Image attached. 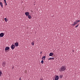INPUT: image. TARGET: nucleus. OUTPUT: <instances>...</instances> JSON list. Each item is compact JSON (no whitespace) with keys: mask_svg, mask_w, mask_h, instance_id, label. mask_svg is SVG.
<instances>
[{"mask_svg":"<svg viewBox=\"0 0 80 80\" xmlns=\"http://www.w3.org/2000/svg\"><path fill=\"white\" fill-rule=\"evenodd\" d=\"M46 56H43L42 58V60H45L46 58Z\"/></svg>","mask_w":80,"mask_h":80,"instance_id":"13","label":"nucleus"},{"mask_svg":"<svg viewBox=\"0 0 80 80\" xmlns=\"http://www.w3.org/2000/svg\"><path fill=\"white\" fill-rule=\"evenodd\" d=\"M10 49L9 47H6L5 48V50L7 51Z\"/></svg>","mask_w":80,"mask_h":80,"instance_id":"7","label":"nucleus"},{"mask_svg":"<svg viewBox=\"0 0 80 80\" xmlns=\"http://www.w3.org/2000/svg\"><path fill=\"white\" fill-rule=\"evenodd\" d=\"M53 55L54 54L53 53L51 52L50 53L49 56H50V57H52V56H53Z\"/></svg>","mask_w":80,"mask_h":80,"instance_id":"9","label":"nucleus"},{"mask_svg":"<svg viewBox=\"0 0 80 80\" xmlns=\"http://www.w3.org/2000/svg\"><path fill=\"white\" fill-rule=\"evenodd\" d=\"M5 3V5H6V6H7V3L6 2V3Z\"/></svg>","mask_w":80,"mask_h":80,"instance_id":"23","label":"nucleus"},{"mask_svg":"<svg viewBox=\"0 0 80 80\" xmlns=\"http://www.w3.org/2000/svg\"><path fill=\"white\" fill-rule=\"evenodd\" d=\"M40 80H43V79H40Z\"/></svg>","mask_w":80,"mask_h":80,"instance_id":"25","label":"nucleus"},{"mask_svg":"<svg viewBox=\"0 0 80 80\" xmlns=\"http://www.w3.org/2000/svg\"><path fill=\"white\" fill-rule=\"evenodd\" d=\"M28 18L29 19H30L32 18V17H31V16L29 15L28 16Z\"/></svg>","mask_w":80,"mask_h":80,"instance_id":"12","label":"nucleus"},{"mask_svg":"<svg viewBox=\"0 0 80 80\" xmlns=\"http://www.w3.org/2000/svg\"><path fill=\"white\" fill-rule=\"evenodd\" d=\"M15 46L13 44H12V45L11 46V48L12 50H13L15 48Z\"/></svg>","mask_w":80,"mask_h":80,"instance_id":"3","label":"nucleus"},{"mask_svg":"<svg viewBox=\"0 0 80 80\" xmlns=\"http://www.w3.org/2000/svg\"><path fill=\"white\" fill-rule=\"evenodd\" d=\"M25 14L26 16H27L29 15V13L28 12H25Z\"/></svg>","mask_w":80,"mask_h":80,"instance_id":"5","label":"nucleus"},{"mask_svg":"<svg viewBox=\"0 0 80 80\" xmlns=\"http://www.w3.org/2000/svg\"><path fill=\"white\" fill-rule=\"evenodd\" d=\"M0 5H1V7L2 8H3V4H2V2H0Z\"/></svg>","mask_w":80,"mask_h":80,"instance_id":"11","label":"nucleus"},{"mask_svg":"<svg viewBox=\"0 0 80 80\" xmlns=\"http://www.w3.org/2000/svg\"><path fill=\"white\" fill-rule=\"evenodd\" d=\"M5 35L4 33L2 32V33H1L0 34V37H2L4 36V35Z\"/></svg>","mask_w":80,"mask_h":80,"instance_id":"4","label":"nucleus"},{"mask_svg":"<svg viewBox=\"0 0 80 80\" xmlns=\"http://www.w3.org/2000/svg\"><path fill=\"white\" fill-rule=\"evenodd\" d=\"M42 51H41V52H40V54H42Z\"/></svg>","mask_w":80,"mask_h":80,"instance_id":"22","label":"nucleus"},{"mask_svg":"<svg viewBox=\"0 0 80 80\" xmlns=\"http://www.w3.org/2000/svg\"><path fill=\"white\" fill-rule=\"evenodd\" d=\"M78 25H79V24H78L75 27V28H77L78 27Z\"/></svg>","mask_w":80,"mask_h":80,"instance_id":"20","label":"nucleus"},{"mask_svg":"<svg viewBox=\"0 0 80 80\" xmlns=\"http://www.w3.org/2000/svg\"><path fill=\"white\" fill-rule=\"evenodd\" d=\"M65 70H66V67L65 66H62L61 68L59 71L60 72H63V71H65Z\"/></svg>","mask_w":80,"mask_h":80,"instance_id":"1","label":"nucleus"},{"mask_svg":"<svg viewBox=\"0 0 80 80\" xmlns=\"http://www.w3.org/2000/svg\"><path fill=\"white\" fill-rule=\"evenodd\" d=\"M19 80H21V78H20L19 79Z\"/></svg>","mask_w":80,"mask_h":80,"instance_id":"24","label":"nucleus"},{"mask_svg":"<svg viewBox=\"0 0 80 80\" xmlns=\"http://www.w3.org/2000/svg\"><path fill=\"white\" fill-rule=\"evenodd\" d=\"M2 66L3 67H5V63H2Z\"/></svg>","mask_w":80,"mask_h":80,"instance_id":"15","label":"nucleus"},{"mask_svg":"<svg viewBox=\"0 0 80 80\" xmlns=\"http://www.w3.org/2000/svg\"><path fill=\"white\" fill-rule=\"evenodd\" d=\"M4 20L6 22H7L8 21V20L6 18H4Z\"/></svg>","mask_w":80,"mask_h":80,"instance_id":"14","label":"nucleus"},{"mask_svg":"<svg viewBox=\"0 0 80 80\" xmlns=\"http://www.w3.org/2000/svg\"><path fill=\"white\" fill-rule=\"evenodd\" d=\"M76 21H77V22H79L80 21L79 20H78V21L77 20Z\"/></svg>","mask_w":80,"mask_h":80,"instance_id":"21","label":"nucleus"},{"mask_svg":"<svg viewBox=\"0 0 80 80\" xmlns=\"http://www.w3.org/2000/svg\"><path fill=\"white\" fill-rule=\"evenodd\" d=\"M2 74V72L1 71H0V77L1 76V75Z\"/></svg>","mask_w":80,"mask_h":80,"instance_id":"18","label":"nucleus"},{"mask_svg":"<svg viewBox=\"0 0 80 80\" xmlns=\"http://www.w3.org/2000/svg\"><path fill=\"white\" fill-rule=\"evenodd\" d=\"M54 58H49L48 59V60H54Z\"/></svg>","mask_w":80,"mask_h":80,"instance_id":"10","label":"nucleus"},{"mask_svg":"<svg viewBox=\"0 0 80 80\" xmlns=\"http://www.w3.org/2000/svg\"><path fill=\"white\" fill-rule=\"evenodd\" d=\"M58 79H59V77H58V76L57 75L55 77V79L53 78V80H58Z\"/></svg>","mask_w":80,"mask_h":80,"instance_id":"2","label":"nucleus"},{"mask_svg":"<svg viewBox=\"0 0 80 80\" xmlns=\"http://www.w3.org/2000/svg\"><path fill=\"white\" fill-rule=\"evenodd\" d=\"M31 44L33 45V46H34V42H32V43H31Z\"/></svg>","mask_w":80,"mask_h":80,"instance_id":"17","label":"nucleus"},{"mask_svg":"<svg viewBox=\"0 0 80 80\" xmlns=\"http://www.w3.org/2000/svg\"><path fill=\"white\" fill-rule=\"evenodd\" d=\"M77 24V22H74V23L73 24H72V25H73V26Z\"/></svg>","mask_w":80,"mask_h":80,"instance_id":"8","label":"nucleus"},{"mask_svg":"<svg viewBox=\"0 0 80 80\" xmlns=\"http://www.w3.org/2000/svg\"><path fill=\"white\" fill-rule=\"evenodd\" d=\"M4 2L5 3H6V0H4Z\"/></svg>","mask_w":80,"mask_h":80,"instance_id":"19","label":"nucleus"},{"mask_svg":"<svg viewBox=\"0 0 80 80\" xmlns=\"http://www.w3.org/2000/svg\"><path fill=\"white\" fill-rule=\"evenodd\" d=\"M15 46L18 47V46L19 43L17 42H16L15 43Z\"/></svg>","mask_w":80,"mask_h":80,"instance_id":"6","label":"nucleus"},{"mask_svg":"<svg viewBox=\"0 0 80 80\" xmlns=\"http://www.w3.org/2000/svg\"><path fill=\"white\" fill-rule=\"evenodd\" d=\"M41 62V63H42V64H43V63H44V61L43 60H42Z\"/></svg>","mask_w":80,"mask_h":80,"instance_id":"16","label":"nucleus"}]
</instances>
